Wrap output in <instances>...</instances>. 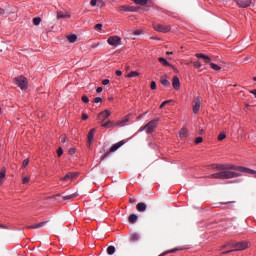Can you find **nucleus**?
Instances as JSON below:
<instances>
[{"label":"nucleus","instance_id":"nucleus-1","mask_svg":"<svg viewBox=\"0 0 256 256\" xmlns=\"http://www.w3.org/2000/svg\"><path fill=\"white\" fill-rule=\"evenodd\" d=\"M215 169L219 170L220 172L213 173L210 175L211 179H218V180H229V179H235L237 177H240V173H246L251 174L256 177V171L251 170L246 167H237L233 164H215ZM238 171V172H235Z\"/></svg>","mask_w":256,"mask_h":256},{"label":"nucleus","instance_id":"nucleus-2","mask_svg":"<svg viewBox=\"0 0 256 256\" xmlns=\"http://www.w3.org/2000/svg\"><path fill=\"white\" fill-rule=\"evenodd\" d=\"M159 119L150 120L149 123L145 124L142 128H140V131L145 130V132L149 135H151L152 132H154V129L158 126Z\"/></svg>","mask_w":256,"mask_h":256},{"label":"nucleus","instance_id":"nucleus-3","mask_svg":"<svg viewBox=\"0 0 256 256\" xmlns=\"http://www.w3.org/2000/svg\"><path fill=\"white\" fill-rule=\"evenodd\" d=\"M229 243H231L230 246L234 248L233 251H244L249 247V242H246V241H240L238 243H233V242H229Z\"/></svg>","mask_w":256,"mask_h":256},{"label":"nucleus","instance_id":"nucleus-4","mask_svg":"<svg viewBox=\"0 0 256 256\" xmlns=\"http://www.w3.org/2000/svg\"><path fill=\"white\" fill-rule=\"evenodd\" d=\"M152 28L158 32V33H162V34H167L170 32V26L164 25V24H160V23H153L152 24Z\"/></svg>","mask_w":256,"mask_h":256},{"label":"nucleus","instance_id":"nucleus-5","mask_svg":"<svg viewBox=\"0 0 256 256\" xmlns=\"http://www.w3.org/2000/svg\"><path fill=\"white\" fill-rule=\"evenodd\" d=\"M14 84L20 88L21 90H25L27 89V78L23 77V76H18L16 78H14Z\"/></svg>","mask_w":256,"mask_h":256},{"label":"nucleus","instance_id":"nucleus-6","mask_svg":"<svg viewBox=\"0 0 256 256\" xmlns=\"http://www.w3.org/2000/svg\"><path fill=\"white\" fill-rule=\"evenodd\" d=\"M124 145H125V141L124 140H120V142H118L116 144H113V146H111V148H109V151L106 152V154L102 155L101 160L106 159V157L109 156V153L116 152L118 149H120Z\"/></svg>","mask_w":256,"mask_h":256},{"label":"nucleus","instance_id":"nucleus-7","mask_svg":"<svg viewBox=\"0 0 256 256\" xmlns=\"http://www.w3.org/2000/svg\"><path fill=\"white\" fill-rule=\"evenodd\" d=\"M201 101H202V98L200 96H197L194 98V102H192V106H193L192 111L194 112L195 115L199 113V110L201 108Z\"/></svg>","mask_w":256,"mask_h":256},{"label":"nucleus","instance_id":"nucleus-8","mask_svg":"<svg viewBox=\"0 0 256 256\" xmlns=\"http://www.w3.org/2000/svg\"><path fill=\"white\" fill-rule=\"evenodd\" d=\"M122 43V39L119 36H111L108 38V44L111 46H119Z\"/></svg>","mask_w":256,"mask_h":256},{"label":"nucleus","instance_id":"nucleus-9","mask_svg":"<svg viewBox=\"0 0 256 256\" xmlns=\"http://www.w3.org/2000/svg\"><path fill=\"white\" fill-rule=\"evenodd\" d=\"M195 57H197V59H202L206 64H212V58L208 55L197 53L195 54Z\"/></svg>","mask_w":256,"mask_h":256},{"label":"nucleus","instance_id":"nucleus-10","mask_svg":"<svg viewBox=\"0 0 256 256\" xmlns=\"http://www.w3.org/2000/svg\"><path fill=\"white\" fill-rule=\"evenodd\" d=\"M235 2L237 3L238 7L242 9H246L251 6V0H235Z\"/></svg>","mask_w":256,"mask_h":256},{"label":"nucleus","instance_id":"nucleus-11","mask_svg":"<svg viewBox=\"0 0 256 256\" xmlns=\"http://www.w3.org/2000/svg\"><path fill=\"white\" fill-rule=\"evenodd\" d=\"M109 116H111V112H109V110L100 112V114H98V120H101L102 122H104L106 121V119L109 118Z\"/></svg>","mask_w":256,"mask_h":256},{"label":"nucleus","instance_id":"nucleus-12","mask_svg":"<svg viewBox=\"0 0 256 256\" xmlns=\"http://www.w3.org/2000/svg\"><path fill=\"white\" fill-rule=\"evenodd\" d=\"M75 177H77L76 173H68V174L64 175L63 178H61V181H64V182L70 181V180L75 179Z\"/></svg>","mask_w":256,"mask_h":256},{"label":"nucleus","instance_id":"nucleus-13","mask_svg":"<svg viewBox=\"0 0 256 256\" xmlns=\"http://www.w3.org/2000/svg\"><path fill=\"white\" fill-rule=\"evenodd\" d=\"M71 15L68 12H57V19H70Z\"/></svg>","mask_w":256,"mask_h":256},{"label":"nucleus","instance_id":"nucleus-14","mask_svg":"<svg viewBox=\"0 0 256 256\" xmlns=\"http://www.w3.org/2000/svg\"><path fill=\"white\" fill-rule=\"evenodd\" d=\"M180 87V82H179V78H177V76H174V78L172 79V88H174V90H179Z\"/></svg>","mask_w":256,"mask_h":256},{"label":"nucleus","instance_id":"nucleus-15","mask_svg":"<svg viewBox=\"0 0 256 256\" xmlns=\"http://www.w3.org/2000/svg\"><path fill=\"white\" fill-rule=\"evenodd\" d=\"M94 135H95V128L91 129L90 132H88V147L91 146V143L93 142Z\"/></svg>","mask_w":256,"mask_h":256},{"label":"nucleus","instance_id":"nucleus-16","mask_svg":"<svg viewBox=\"0 0 256 256\" xmlns=\"http://www.w3.org/2000/svg\"><path fill=\"white\" fill-rule=\"evenodd\" d=\"M136 210H138V212H145V210H147V205H145L143 202H140L136 205Z\"/></svg>","mask_w":256,"mask_h":256},{"label":"nucleus","instance_id":"nucleus-17","mask_svg":"<svg viewBox=\"0 0 256 256\" xmlns=\"http://www.w3.org/2000/svg\"><path fill=\"white\" fill-rule=\"evenodd\" d=\"M160 83L163 87H170V81L167 79L166 76H161Z\"/></svg>","mask_w":256,"mask_h":256},{"label":"nucleus","instance_id":"nucleus-18","mask_svg":"<svg viewBox=\"0 0 256 256\" xmlns=\"http://www.w3.org/2000/svg\"><path fill=\"white\" fill-rule=\"evenodd\" d=\"M140 240V234L138 233H133L129 236V241L135 243L138 242Z\"/></svg>","mask_w":256,"mask_h":256},{"label":"nucleus","instance_id":"nucleus-19","mask_svg":"<svg viewBox=\"0 0 256 256\" xmlns=\"http://www.w3.org/2000/svg\"><path fill=\"white\" fill-rule=\"evenodd\" d=\"M45 224H47V221L39 222L38 224H35V225H30L27 228L28 229H39V228H42Z\"/></svg>","mask_w":256,"mask_h":256},{"label":"nucleus","instance_id":"nucleus-20","mask_svg":"<svg viewBox=\"0 0 256 256\" xmlns=\"http://www.w3.org/2000/svg\"><path fill=\"white\" fill-rule=\"evenodd\" d=\"M179 137L181 139L187 138V128H181V130H179Z\"/></svg>","mask_w":256,"mask_h":256},{"label":"nucleus","instance_id":"nucleus-21","mask_svg":"<svg viewBox=\"0 0 256 256\" xmlns=\"http://www.w3.org/2000/svg\"><path fill=\"white\" fill-rule=\"evenodd\" d=\"M128 220H129V223L135 224L136 221L138 220V216L136 214H131V215H129Z\"/></svg>","mask_w":256,"mask_h":256},{"label":"nucleus","instance_id":"nucleus-22","mask_svg":"<svg viewBox=\"0 0 256 256\" xmlns=\"http://www.w3.org/2000/svg\"><path fill=\"white\" fill-rule=\"evenodd\" d=\"M101 126H102V128H113V127L117 126V124H115L111 121H108V122L102 124Z\"/></svg>","mask_w":256,"mask_h":256},{"label":"nucleus","instance_id":"nucleus-23","mask_svg":"<svg viewBox=\"0 0 256 256\" xmlns=\"http://www.w3.org/2000/svg\"><path fill=\"white\" fill-rule=\"evenodd\" d=\"M158 61H160L161 65L165 66V67H170L169 62L167 61V59L160 57L158 58Z\"/></svg>","mask_w":256,"mask_h":256},{"label":"nucleus","instance_id":"nucleus-24","mask_svg":"<svg viewBox=\"0 0 256 256\" xmlns=\"http://www.w3.org/2000/svg\"><path fill=\"white\" fill-rule=\"evenodd\" d=\"M79 195L77 193H74V194H71V195H66V196H63V200H72L76 197H78Z\"/></svg>","mask_w":256,"mask_h":256},{"label":"nucleus","instance_id":"nucleus-25","mask_svg":"<svg viewBox=\"0 0 256 256\" xmlns=\"http://www.w3.org/2000/svg\"><path fill=\"white\" fill-rule=\"evenodd\" d=\"M66 39H68V41L70 43H75V41H77V36L76 35H68V36H66Z\"/></svg>","mask_w":256,"mask_h":256},{"label":"nucleus","instance_id":"nucleus-26","mask_svg":"<svg viewBox=\"0 0 256 256\" xmlns=\"http://www.w3.org/2000/svg\"><path fill=\"white\" fill-rule=\"evenodd\" d=\"M115 251H116L115 246H109L107 249L109 256H112L113 254H115Z\"/></svg>","mask_w":256,"mask_h":256},{"label":"nucleus","instance_id":"nucleus-27","mask_svg":"<svg viewBox=\"0 0 256 256\" xmlns=\"http://www.w3.org/2000/svg\"><path fill=\"white\" fill-rule=\"evenodd\" d=\"M4 178H5V169L3 168L0 171V185H2L4 183Z\"/></svg>","mask_w":256,"mask_h":256},{"label":"nucleus","instance_id":"nucleus-28","mask_svg":"<svg viewBox=\"0 0 256 256\" xmlns=\"http://www.w3.org/2000/svg\"><path fill=\"white\" fill-rule=\"evenodd\" d=\"M136 5L145 6L147 5V0H133Z\"/></svg>","mask_w":256,"mask_h":256},{"label":"nucleus","instance_id":"nucleus-29","mask_svg":"<svg viewBox=\"0 0 256 256\" xmlns=\"http://www.w3.org/2000/svg\"><path fill=\"white\" fill-rule=\"evenodd\" d=\"M140 74L136 71H131L129 74H127V78H135L138 77Z\"/></svg>","mask_w":256,"mask_h":256},{"label":"nucleus","instance_id":"nucleus-30","mask_svg":"<svg viewBox=\"0 0 256 256\" xmlns=\"http://www.w3.org/2000/svg\"><path fill=\"white\" fill-rule=\"evenodd\" d=\"M210 68H212V70H215V71H221V66L217 64L210 63Z\"/></svg>","mask_w":256,"mask_h":256},{"label":"nucleus","instance_id":"nucleus-31","mask_svg":"<svg viewBox=\"0 0 256 256\" xmlns=\"http://www.w3.org/2000/svg\"><path fill=\"white\" fill-rule=\"evenodd\" d=\"M125 123H127V119L116 122V126L124 127Z\"/></svg>","mask_w":256,"mask_h":256},{"label":"nucleus","instance_id":"nucleus-32","mask_svg":"<svg viewBox=\"0 0 256 256\" xmlns=\"http://www.w3.org/2000/svg\"><path fill=\"white\" fill-rule=\"evenodd\" d=\"M32 23L36 26H38L41 23V18L36 17L34 19H32Z\"/></svg>","mask_w":256,"mask_h":256},{"label":"nucleus","instance_id":"nucleus-33","mask_svg":"<svg viewBox=\"0 0 256 256\" xmlns=\"http://www.w3.org/2000/svg\"><path fill=\"white\" fill-rule=\"evenodd\" d=\"M226 139V133L220 132L219 136L217 137V140L222 141Z\"/></svg>","mask_w":256,"mask_h":256},{"label":"nucleus","instance_id":"nucleus-34","mask_svg":"<svg viewBox=\"0 0 256 256\" xmlns=\"http://www.w3.org/2000/svg\"><path fill=\"white\" fill-rule=\"evenodd\" d=\"M30 178L29 176H23L22 183L23 185L29 184Z\"/></svg>","mask_w":256,"mask_h":256},{"label":"nucleus","instance_id":"nucleus-35","mask_svg":"<svg viewBox=\"0 0 256 256\" xmlns=\"http://www.w3.org/2000/svg\"><path fill=\"white\" fill-rule=\"evenodd\" d=\"M201 67H202V64H201L200 61H195V62H194V68H195V69H200Z\"/></svg>","mask_w":256,"mask_h":256},{"label":"nucleus","instance_id":"nucleus-36","mask_svg":"<svg viewBox=\"0 0 256 256\" xmlns=\"http://www.w3.org/2000/svg\"><path fill=\"white\" fill-rule=\"evenodd\" d=\"M29 165V159H25V160H23V162H22V164H21V167L22 168H25V167H27Z\"/></svg>","mask_w":256,"mask_h":256},{"label":"nucleus","instance_id":"nucleus-37","mask_svg":"<svg viewBox=\"0 0 256 256\" xmlns=\"http://www.w3.org/2000/svg\"><path fill=\"white\" fill-rule=\"evenodd\" d=\"M82 102H83V103H89V102H90V99L88 98V96L83 95V96H82Z\"/></svg>","mask_w":256,"mask_h":256},{"label":"nucleus","instance_id":"nucleus-38","mask_svg":"<svg viewBox=\"0 0 256 256\" xmlns=\"http://www.w3.org/2000/svg\"><path fill=\"white\" fill-rule=\"evenodd\" d=\"M203 142V137H197L195 138V144L198 145Z\"/></svg>","mask_w":256,"mask_h":256},{"label":"nucleus","instance_id":"nucleus-39","mask_svg":"<svg viewBox=\"0 0 256 256\" xmlns=\"http://www.w3.org/2000/svg\"><path fill=\"white\" fill-rule=\"evenodd\" d=\"M150 90L152 91L156 90V82L154 81L150 82Z\"/></svg>","mask_w":256,"mask_h":256},{"label":"nucleus","instance_id":"nucleus-40","mask_svg":"<svg viewBox=\"0 0 256 256\" xmlns=\"http://www.w3.org/2000/svg\"><path fill=\"white\" fill-rule=\"evenodd\" d=\"M63 155V148L57 149V157H61Z\"/></svg>","mask_w":256,"mask_h":256},{"label":"nucleus","instance_id":"nucleus-41","mask_svg":"<svg viewBox=\"0 0 256 256\" xmlns=\"http://www.w3.org/2000/svg\"><path fill=\"white\" fill-rule=\"evenodd\" d=\"M231 252H240V250H233V249H231V250H228L226 252H222V255H228Z\"/></svg>","mask_w":256,"mask_h":256},{"label":"nucleus","instance_id":"nucleus-42","mask_svg":"<svg viewBox=\"0 0 256 256\" xmlns=\"http://www.w3.org/2000/svg\"><path fill=\"white\" fill-rule=\"evenodd\" d=\"M99 1H100V0H91V1H90L91 7L97 6V2H99Z\"/></svg>","mask_w":256,"mask_h":256},{"label":"nucleus","instance_id":"nucleus-43","mask_svg":"<svg viewBox=\"0 0 256 256\" xmlns=\"http://www.w3.org/2000/svg\"><path fill=\"white\" fill-rule=\"evenodd\" d=\"M169 103H170V100L161 103L160 109H163V107H165V106H166L167 104H169Z\"/></svg>","mask_w":256,"mask_h":256},{"label":"nucleus","instance_id":"nucleus-44","mask_svg":"<svg viewBox=\"0 0 256 256\" xmlns=\"http://www.w3.org/2000/svg\"><path fill=\"white\" fill-rule=\"evenodd\" d=\"M135 12V7H129L128 9H125L124 12Z\"/></svg>","mask_w":256,"mask_h":256},{"label":"nucleus","instance_id":"nucleus-45","mask_svg":"<svg viewBox=\"0 0 256 256\" xmlns=\"http://www.w3.org/2000/svg\"><path fill=\"white\" fill-rule=\"evenodd\" d=\"M95 30H97V31L102 30V24L95 25Z\"/></svg>","mask_w":256,"mask_h":256},{"label":"nucleus","instance_id":"nucleus-46","mask_svg":"<svg viewBox=\"0 0 256 256\" xmlns=\"http://www.w3.org/2000/svg\"><path fill=\"white\" fill-rule=\"evenodd\" d=\"M93 102H94V103H100V102H102V98L97 97V98H95V99L93 100Z\"/></svg>","mask_w":256,"mask_h":256},{"label":"nucleus","instance_id":"nucleus-47","mask_svg":"<svg viewBox=\"0 0 256 256\" xmlns=\"http://www.w3.org/2000/svg\"><path fill=\"white\" fill-rule=\"evenodd\" d=\"M68 154L70 155L75 154V148H70V150H68Z\"/></svg>","mask_w":256,"mask_h":256},{"label":"nucleus","instance_id":"nucleus-48","mask_svg":"<svg viewBox=\"0 0 256 256\" xmlns=\"http://www.w3.org/2000/svg\"><path fill=\"white\" fill-rule=\"evenodd\" d=\"M235 201H228V202H220L222 205H228V204H233Z\"/></svg>","mask_w":256,"mask_h":256},{"label":"nucleus","instance_id":"nucleus-49","mask_svg":"<svg viewBox=\"0 0 256 256\" xmlns=\"http://www.w3.org/2000/svg\"><path fill=\"white\" fill-rule=\"evenodd\" d=\"M141 34H142V31H140V30L134 31V36H138V35H141Z\"/></svg>","mask_w":256,"mask_h":256},{"label":"nucleus","instance_id":"nucleus-50","mask_svg":"<svg viewBox=\"0 0 256 256\" xmlns=\"http://www.w3.org/2000/svg\"><path fill=\"white\" fill-rule=\"evenodd\" d=\"M120 76H122V71L116 70V77H120Z\"/></svg>","mask_w":256,"mask_h":256},{"label":"nucleus","instance_id":"nucleus-51","mask_svg":"<svg viewBox=\"0 0 256 256\" xmlns=\"http://www.w3.org/2000/svg\"><path fill=\"white\" fill-rule=\"evenodd\" d=\"M60 140H61V143H65L66 142V136H61Z\"/></svg>","mask_w":256,"mask_h":256},{"label":"nucleus","instance_id":"nucleus-52","mask_svg":"<svg viewBox=\"0 0 256 256\" xmlns=\"http://www.w3.org/2000/svg\"><path fill=\"white\" fill-rule=\"evenodd\" d=\"M108 84H109V80L108 79L102 80V85H108Z\"/></svg>","mask_w":256,"mask_h":256},{"label":"nucleus","instance_id":"nucleus-53","mask_svg":"<svg viewBox=\"0 0 256 256\" xmlns=\"http://www.w3.org/2000/svg\"><path fill=\"white\" fill-rule=\"evenodd\" d=\"M88 119V115L82 114V121H86Z\"/></svg>","mask_w":256,"mask_h":256},{"label":"nucleus","instance_id":"nucleus-54","mask_svg":"<svg viewBox=\"0 0 256 256\" xmlns=\"http://www.w3.org/2000/svg\"><path fill=\"white\" fill-rule=\"evenodd\" d=\"M231 246V242L226 243V245L221 246V249H225L226 247Z\"/></svg>","mask_w":256,"mask_h":256},{"label":"nucleus","instance_id":"nucleus-55","mask_svg":"<svg viewBox=\"0 0 256 256\" xmlns=\"http://www.w3.org/2000/svg\"><path fill=\"white\" fill-rule=\"evenodd\" d=\"M249 93L253 94V95H254V98H256V89L251 90Z\"/></svg>","mask_w":256,"mask_h":256},{"label":"nucleus","instance_id":"nucleus-56","mask_svg":"<svg viewBox=\"0 0 256 256\" xmlns=\"http://www.w3.org/2000/svg\"><path fill=\"white\" fill-rule=\"evenodd\" d=\"M120 9H121L122 11H124V10H128L129 7H128V6H122V7H120Z\"/></svg>","mask_w":256,"mask_h":256},{"label":"nucleus","instance_id":"nucleus-57","mask_svg":"<svg viewBox=\"0 0 256 256\" xmlns=\"http://www.w3.org/2000/svg\"><path fill=\"white\" fill-rule=\"evenodd\" d=\"M0 228L5 229V230L8 229L7 226L4 224H0Z\"/></svg>","mask_w":256,"mask_h":256},{"label":"nucleus","instance_id":"nucleus-58","mask_svg":"<svg viewBox=\"0 0 256 256\" xmlns=\"http://www.w3.org/2000/svg\"><path fill=\"white\" fill-rule=\"evenodd\" d=\"M97 93L99 94V93H102V87H98L97 88Z\"/></svg>","mask_w":256,"mask_h":256},{"label":"nucleus","instance_id":"nucleus-59","mask_svg":"<svg viewBox=\"0 0 256 256\" xmlns=\"http://www.w3.org/2000/svg\"><path fill=\"white\" fill-rule=\"evenodd\" d=\"M108 100H109V101H113V97H109Z\"/></svg>","mask_w":256,"mask_h":256},{"label":"nucleus","instance_id":"nucleus-60","mask_svg":"<svg viewBox=\"0 0 256 256\" xmlns=\"http://www.w3.org/2000/svg\"><path fill=\"white\" fill-rule=\"evenodd\" d=\"M167 55H172V52H167Z\"/></svg>","mask_w":256,"mask_h":256},{"label":"nucleus","instance_id":"nucleus-61","mask_svg":"<svg viewBox=\"0 0 256 256\" xmlns=\"http://www.w3.org/2000/svg\"><path fill=\"white\" fill-rule=\"evenodd\" d=\"M253 81L256 82V77L253 78Z\"/></svg>","mask_w":256,"mask_h":256},{"label":"nucleus","instance_id":"nucleus-62","mask_svg":"<svg viewBox=\"0 0 256 256\" xmlns=\"http://www.w3.org/2000/svg\"><path fill=\"white\" fill-rule=\"evenodd\" d=\"M174 252H175V250L170 251V253H174Z\"/></svg>","mask_w":256,"mask_h":256},{"label":"nucleus","instance_id":"nucleus-63","mask_svg":"<svg viewBox=\"0 0 256 256\" xmlns=\"http://www.w3.org/2000/svg\"><path fill=\"white\" fill-rule=\"evenodd\" d=\"M160 256H165V253L161 254Z\"/></svg>","mask_w":256,"mask_h":256},{"label":"nucleus","instance_id":"nucleus-64","mask_svg":"<svg viewBox=\"0 0 256 256\" xmlns=\"http://www.w3.org/2000/svg\"><path fill=\"white\" fill-rule=\"evenodd\" d=\"M131 203H134V200H131Z\"/></svg>","mask_w":256,"mask_h":256}]
</instances>
